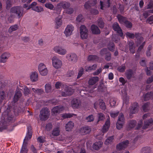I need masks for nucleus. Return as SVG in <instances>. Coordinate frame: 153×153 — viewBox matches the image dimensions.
Listing matches in <instances>:
<instances>
[{"instance_id":"nucleus-32","label":"nucleus","mask_w":153,"mask_h":153,"mask_svg":"<svg viewBox=\"0 0 153 153\" xmlns=\"http://www.w3.org/2000/svg\"><path fill=\"white\" fill-rule=\"evenodd\" d=\"M32 90L36 94L38 95H41L44 93L43 90L41 88H32Z\"/></svg>"},{"instance_id":"nucleus-30","label":"nucleus","mask_w":153,"mask_h":153,"mask_svg":"<svg viewBox=\"0 0 153 153\" xmlns=\"http://www.w3.org/2000/svg\"><path fill=\"white\" fill-rule=\"evenodd\" d=\"M21 96L22 94L21 92L19 91H16L14 97L13 102L14 103L17 102Z\"/></svg>"},{"instance_id":"nucleus-27","label":"nucleus","mask_w":153,"mask_h":153,"mask_svg":"<svg viewBox=\"0 0 153 153\" xmlns=\"http://www.w3.org/2000/svg\"><path fill=\"white\" fill-rule=\"evenodd\" d=\"M129 48V50L131 53L134 54L135 53V47L134 43L132 41H129L128 42Z\"/></svg>"},{"instance_id":"nucleus-51","label":"nucleus","mask_w":153,"mask_h":153,"mask_svg":"<svg viewBox=\"0 0 153 153\" xmlns=\"http://www.w3.org/2000/svg\"><path fill=\"white\" fill-rule=\"evenodd\" d=\"M108 48L111 51H113L114 48V45L113 42H110L108 45Z\"/></svg>"},{"instance_id":"nucleus-31","label":"nucleus","mask_w":153,"mask_h":153,"mask_svg":"<svg viewBox=\"0 0 153 153\" xmlns=\"http://www.w3.org/2000/svg\"><path fill=\"white\" fill-rule=\"evenodd\" d=\"M102 143L101 141L95 143L93 145V147L96 150H99L101 147Z\"/></svg>"},{"instance_id":"nucleus-15","label":"nucleus","mask_w":153,"mask_h":153,"mask_svg":"<svg viewBox=\"0 0 153 153\" xmlns=\"http://www.w3.org/2000/svg\"><path fill=\"white\" fill-rule=\"evenodd\" d=\"M54 50L55 52L62 55H65L66 53V50L59 46L55 47Z\"/></svg>"},{"instance_id":"nucleus-59","label":"nucleus","mask_w":153,"mask_h":153,"mask_svg":"<svg viewBox=\"0 0 153 153\" xmlns=\"http://www.w3.org/2000/svg\"><path fill=\"white\" fill-rule=\"evenodd\" d=\"M45 7L51 10H53V9L54 8L53 5L51 3H46L45 4Z\"/></svg>"},{"instance_id":"nucleus-42","label":"nucleus","mask_w":153,"mask_h":153,"mask_svg":"<svg viewBox=\"0 0 153 153\" xmlns=\"http://www.w3.org/2000/svg\"><path fill=\"white\" fill-rule=\"evenodd\" d=\"M149 103L148 102H146L142 106V109L144 112H146L149 109Z\"/></svg>"},{"instance_id":"nucleus-14","label":"nucleus","mask_w":153,"mask_h":153,"mask_svg":"<svg viewBox=\"0 0 153 153\" xmlns=\"http://www.w3.org/2000/svg\"><path fill=\"white\" fill-rule=\"evenodd\" d=\"M137 124V122L136 120H129L128 123V125L127 129L129 130L134 128Z\"/></svg>"},{"instance_id":"nucleus-52","label":"nucleus","mask_w":153,"mask_h":153,"mask_svg":"<svg viewBox=\"0 0 153 153\" xmlns=\"http://www.w3.org/2000/svg\"><path fill=\"white\" fill-rule=\"evenodd\" d=\"M114 138L113 136H111L107 138L105 141V143L106 145H108V143H111L112 141Z\"/></svg>"},{"instance_id":"nucleus-63","label":"nucleus","mask_w":153,"mask_h":153,"mask_svg":"<svg viewBox=\"0 0 153 153\" xmlns=\"http://www.w3.org/2000/svg\"><path fill=\"white\" fill-rule=\"evenodd\" d=\"M11 0H7L6 1V8L9 9L11 6Z\"/></svg>"},{"instance_id":"nucleus-53","label":"nucleus","mask_w":153,"mask_h":153,"mask_svg":"<svg viewBox=\"0 0 153 153\" xmlns=\"http://www.w3.org/2000/svg\"><path fill=\"white\" fill-rule=\"evenodd\" d=\"M53 127V126L51 123H49L46 124L45 126V129L47 131H49L51 130Z\"/></svg>"},{"instance_id":"nucleus-38","label":"nucleus","mask_w":153,"mask_h":153,"mask_svg":"<svg viewBox=\"0 0 153 153\" xmlns=\"http://www.w3.org/2000/svg\"><path fill=\"white\" fill-rule=\"evenodd\" d=\"M18 28V26L17 25H15L10 27L8 30L9 33H11L12 32L16 30Z\"/></svg>"},{"instance_id":"nucleus-46","label":"nucleus","mask_w":153,"mask_h":153,"mask_svg":"<svg viewBox=\"0 0 153 153\" xmlns=\"http://www.w3.org/2000/svg\"><path fill=\"white\" fill-rule=\"evenodd\" d=\"M75 115H76L74 114L69 113L68 114H63L62 115V117L64 118H68L71 117H73Z\"/></svg>"},{"instance_id":"nucleus-54","label":"nucleus","mask_w":153,"mask_h":153,"mask_svg":"<svg viewBox=\"0 0 153 153\" xmlns=\"http://www.w3.org/2000/svg\"><path fill=\"white\" fill-rule=\"evenodd\" d=\"M65 11L66 13L67 14H71L73 13L74 10L73 8H68L66 9Z\"/></svg>"},{"instance_id":"nucleus-28","label":"nucleus","mask_w":153,"mask_h":153,"mask_svg":"<svg viewBox=\"0 0 153 153\" xmlns=\"http://www.w3.org/2000/svg\"><path fill=\"white\" fill-rule=\"evenodd\" d=\"M134 73L131 69L127 70L125 72V75L128 79H131L134 76Z\"/></svg>"},{"instance_id":"nucleus-5","label":"nucleus","mask_w":153,"mask_h":153,"mask_svg":"<svg viewBox=\"0 0 153 153\" xmlns=\"http://www.w3.org/2000/svg\"><path fill=\"white\" fill-rule=\"evenodd\" d=\"M53 66L56 69L60 68L62 64V61L56 56L53 57L52 58Z\"/></svg>"},{"instance_id":"nucleus-48","label":"nucleus","mask_w":153,"mask_h":153,"mask_svg":"<svg viewBox=\"0 0 153 153\" xmlns=\"http://www.w3.org/2000/svg\"><path fill=\"white\" fill-rule=\"evenodd\" d=\"M94 120V116L92 115H90L85 118L86 121L88 122L93 121Z\"/></svg>"},{"instance_id":"nucleus-20","label":"nucleus","mask_w":153,"mask_h":153,"mask_svg":"<svg viewBox=\"0 0 153 153\" xmlns=\"http://www.w3.org/2000/svg\"><path fill=\"white\" fill-rule=\"evenodd\" d=\"M64 109L63 107L62 106H57L52 109V112L55 114L59 113Z\"/></svg>"},{"instance_id":"nucleus-39","label":"nucleus","mask_w":153,"mask_h":153,"mask_svg":"<svg viewBox=\"0 0 153 153\" xmlns=\"http://www.w3.org/2000/svg\"><path fill=\"white\" fill-rule=\"evenodd\" d=\"M59 130L58 127L54 128L52 132V134L54 136H57L59 135Z\"/></svg>"},{"instance_id":"nucleus-60","label":"nucleus","mask_w":153,"mask_h":153,"mask_svg":"<svg viewBox=\"0 0 153 153\" xmlns=\"http://www.w3.org/2000/svg\"><path fill=\"white\" fill-rule=\"evenodd\" d=\"M84 69L83 68H81L79 71L78 75L77 76V78L79 79L82 76V74L83 73Z\"/></svg>"},{"instance_id":"nucleus-12","label":"nucleus","mask_w":153,"mask_h":153,"mask_svg":"<svg viewBox=\"0 0 153 153\" xmlns=\"http://www.w3.org/2000/svg\"><path fill=\"white\" fill-rule=\"evenodd\" d=\"M113 29L118 33L120 36L122 37L123 35V33L121 28L119 26L117 22H115L112 25Z\"/></svg>"},{"instance_id":"nucleus-34","label":"nucleus","mask_w":153,"mask_h":153,"mask_svg":"<svg viewBox=\"0 0 153 153\" xmlns=\"http://www.w3.org/2000/svg\"><path fill=\"white\" fill-rule=\"evenodd\" d=\"M99 59V57L96 55H90L88 58V60L90 61H97Z\"/></svg>"},{"instance_id":"nucleus-61","label":"nucleus","mask_w":153,"mask_h":153,"mask_svg":"<svg viewBox=\"0 0 153 153\" xmlns=\"http://www.w3.org/2000/svg\"><path fill=\"white\" fill-rule=\"evenodd\" d=\"M76 19L79 22H82L84 21L83 17L81 15H79L77 17Z\"/></svg>"},{"instance_id":"nucleus-6","label":"nucleus","mask_w":153,"mask_h":153,"mask_svg":"<svg viewBox=\"0 0 153 153\" xmlns=\"http://www.w3.org/2000/svg\"><path fill=\"white\" fill-rule=\"evenodd\" d=\"M39 71L40 74L45 76L47 75L48 71L46 66L43 63H40L38 66Z\"/></svg>"},{"instance_id":"nucleus-36","label":"nucleus","mask_w":153,"mask_h":153,"mask_svg":"<svg viewBox=\"0 0 153 153\" xmlns=\"http://www.w3.org/2000/svg\"><path fill=\"white\" fill-rule=\"evenodd\" d=\"M117 17L119 22L121 24H124L127 20L126 17L120 15H118Z\"/></svg>"},{"instance_id":"nucleus-40","label":"nucleus","mask_w":153,"mask_h":153,"mask_svg":"<svg viewBox=\"0 0 153 153\" xmlns=\"http://www.w3.org/2000/svg\"><path fill=\"white\" fill-rule=\"evenodd\" d=\"M32 136V134L31 132L28 131L27 134H26V135L24 140V141H25L27 142V144H28V140L29 139L31 138Z\"/></svg>"},{"instance_id":"nucleus-58","label":"nucleus","mask_w":153,"mask_h":153,"mask_svg":"<svg viewBox=\"0 0 153 153\" xmlns=\"http://www.w3.org/2000/svg\"><path fill=\"white\" fill-rule=\"evenodd\" d=\"M124 24L126 27L127 28H131L132 27V24L131 23L128 21L127 20Z\"/></svg>"},{"instance_id":"nucleus-3","label":"nucleus","mask_w":153,"mask_h":153,"mask_svg":"<svg viewBox=\"0 0 153 153\" xmlns=\"http://www.w3.org/2000/svg\"><path fill=\"white\" fill-rule=\"evenodd\" d=\"M80 33L81 38L83 39H86L88 36V31L86 27L82 25L80 27Z\"/></svg>"},{"instance_id":"nucleus-47","label":"nucleus","mask_w":153,"mask_h":153,"mask_svg":"<svg viewBox=\"0 0 153 153\" xmlns=\"http://www.w3.org/2000/svg\"><path fill=\"white\" fill-rule=\"evenodd\" d=\"M98 121H102L105 119V117L102 113H100L98 114Z\"/></svg>"},{"instance_id":"nucleus-2","label":"nucleus","mask_w":153,"mask_h":153,"mask_svg":"<svg viewBox=\"0 0 153 153\" xmlns=\"http://www.w3.org/2000/svg\"><path fill=\"white\" fill-rule=\"evenodd\" d=\"M49 112L47 108H43L40 111L39 117L40 120L43 121L46 120L49 117Z\"/></svg>"},{"instance_id":"nucleus-16","label":"nucleus","mask_w":153,"mask_h":153,"mask_svg":"<svg viewBox=\"0 0 153 153\" xmlns=\"http://www.w3.org/2000/svg\"><path fill=\"white\" fill-rule=\"evenodd\" d=\"M136 40V42L137 46L140 45L143 39V38L140 33H135V34Z\"/></svg>"},{"instance_id":"nucleus-19","label":"nucleus","mask_w":153,"mask_h":153,"mask_svg":"<svg viewBox=\"0 0 153 153\" xmlns=\"http://www.w3.org/2000/svg\"><path fill=\"white\" fill-rule=\"evenodd\" d=\"M30 78L31 81L32 82H36L38 80V76L36 72H32L30 74Z\"/></svg>"},{"instance_id":"nucleus-23","label":"nucleus","mask_w":153,"mask_h":153,"mask_svg":"<svg viewBox=\"0 0 153 153\" xmlns=\"http://www.w3.org/2000/svg\"><path fill=\"white\" fill-rule=\"evenodd\" d=\"M110 118H108L105 124L103 126L102 128V132L103 133L106 132L108 130L110 126Z\"/></svg>"},{"instance_id":"nucleus-33","label":"nucleus","mask_w":153,"mask_h":153,"mask_svg":"<svg viewBox=\"0 0 153 153\" xmlns=\"http://www.w3.org/2000/svg\"><path fill=\"white\" fill-rule=\"evenodd\" d=\"M74 123L71 121L68 122L65 126L66 131H69L71 130L74 126Z\"/></svg>"},{"instance_id":"nucleus-29","label":"nucleus","mask_w":153,"mask_h":153,"mask_svg":"<svg viewBox=\"0 0 153 153\" xmlns=\"http://www.w3.org/2000/svg\"><path fill=\"white\" fill-rule=\"evenodd\" d=\"M153 120L152 119H149L148 120H146L144 121V126L143 128V129H146L148 128L150 126L152 125Z\"/></svg>"},{"instance_id":"nucleus-9","label":"nucleus","mask_w":153,"mask_h":153,"mask_svg":"<svg viewBox=\"0 0 153 153\" xmlns=\"http://www.w3.org/2000/svg\"><path fill=\"white\" fill-rule=\"evenodd\" d=\"M81 105V102L79 99H73L71 101V105L73 108H77Z\"/></svg>"},{"instance_id":"nucleus-44","label":"nucleus","mask_w":153,"mask_h":153,"mask_svg":"<svg viewBox=\"0 0 153 153\" xmlns=\"http://www.w3.org/2000/svg\"><path fill=\"white\" fill-rule=\"evenodd\" d=\"M109 51L108 49L106 48H103L100 51V53L102 56L106 55L109 53Z\"/></svg>"},{"instance_id":"nucleus-43","label":"nucleus","mask_w":153,"mask_h":153,"mask_svg":"<svg viewBox=\"0 0 153 153\" xmlns=\"http://www.w3.org/2000/svg\"><path fill=\"white\" fill-rule=\"evenodd\" d=\"M33 8V9L32 10L38 12H40L43 10V8L41 6H36L34 7Z\"/></svg>"},{"instance_id":"nucleus-21","label":"nucleus","mask_w":153,"mask_h":153,"mask_svg":"<svg viewBox=\"0 0 153 153\" xmlns=\"http://www.w3.org/2000/svg\"><path fill=\"white\" fill-rule=\"evenodd\" d=\"M91 130V128L88 126H85L82 127L80 131L83 134H87L90 133Z\"/></svg>"},{"instance_id":"nucleus-4","label":"nucleus","mask_w":153,"mask_h":153,"mask_svg":"<svg viewBox=\"0 0 153 153\" xmlns=\"http://www.w3.org/2000/svg\"><path fill=\"white\" fill-rule=\"evenodd\" d=\"M125 121V119L123 114L122 113L120 114L118 120L116 124V127L117 129H120L123 127Z\"/></svg>"},{"instance_id":"nucleus-56","label":"nucleus","mask_w":153,"mask_h":153,"mask_svg":"<svg viewBox=\"0 0 153 153\" xmlns=\"http://www.w3.org/2000/svg\"><path fill=\"white\" fill-rule=\"evenodd\" d=\"M97 67V65L96 64H94L92 66H89L88 67V69H87L86 70L87 71V70L90 71H91L92 70H95L96 69Z\"/></svg>"},{"instance_id":"nucleus-50","label":"nucleus","mask_w":153,"mask_h":153,"mask_svg":"<svg viewBox=\"0 0 153 153\" xmlns=\"http://www.w3.org/2000/svg\"><path fill=\"white\" fill-rule=\"evenodd\" d=\"M119 113V111H117L116 112H110V115L113 118H115L117 117Z\"/></svg>"},{"instance_id":"nucleus-24","label":"nucleus","mask_w":153,"mask_h":153,"mask_svg":"<svg viewBox=\"0 0 153 153\" xmlns=\"http://www.w3.org/2000/svg\"><path fill=\"white\" fill-rule=\"evenodd\" d=\"M55 27L56 29L59 27L62 24V17L60 16H59L55 19Z\"/></svg>"},{"instance_id":"nucleus-10","label":"nucleus","mask_w":153,"mask_h":153,"mask_svg":"<svg viewBox=\"0 0 153 153\" xmlns=\"http://www.w3.org/2000/svg\"><path fill=\"white\" fill-rule=\"evenodd\" d=\"M66 58L68 61L71 63H74L77 61L76 55L74 53L69 54L66 56Z\"/></svg>"},{"instance_id":"nucleus-22","label":"nucleus","mask_w":153,"mask_h":153,"mask_svg":"<svg viewBox=\"0 0 153 153\" xmlns=\"http://www.w3.org/2000/svg\"><path fill=\"white\" fill-rule=\"evenodd\" d=\"M27 145V142H23L20 153H27L28 149Z\"/></svg>"},{"instance_id":"nucleus-64","label":"nucleus","mask_w":153,"mask_h":153,"mask_svg":"<svg viewBox=\"0 0 153 153\" xmlns=\"http://www.w3.org/2000/svg\"><path fill=\"white\" fill-rule=\"evenodd\" d=\"M150 15V14L149 10L145 11L143 13V16L145 18H147L148 16Z\"/></svg>"},{"instance_id":"nucleus-57","label":"nucleus","mask_w":153,"mask_h":153,"mask_svg":"<svg viewBox=\"0 0 153 153\" xmlns=\"http://www.w3.org/2000/svg\"><path fill=\"white\" fill-rule=\"evenodd\" d=\"M99 105L100 108L102 110H104L105 108V105L103 100H101L99 103Z\"/></svg>"},{"instance_id":"nucleus-62","label":"nucleus","mask_w":153,"mask_h":153,"mask_svg":"<svg viewBox=\"0 0 153 153\" xmlns=\"http://www.w3.org/2000/svg\"><path fill=\"white\" fill-rule=\"evenodd\" d=\"M36 2H33L30 5L28 6V8H27V10H29L30 8H31L32 10L33 9V8L34 7H36Z\"/></svg>"},{"instance_id":"nucleus-13","label":"nucleus","mask_w":153,"mask_h":153,"mask_svg":"<svg viewBox=\"0 0 153 153\" xmlns=\"http://www.w3.org/2000/svg\"><path fill=\"white\" fill-rule=\"evenodd\" d=\"M129 144V141L128 140L122 142L117 146V149L118 150H120L126 148Z\"/></svg>"},{"instance_id":"nucleus-37","label":"nucleus","mask_w":153,"mask_h":153,"mask_svg":"<svg viewBox=\"0 0 153 153\" xmlns=\"http://www.w3.org/2000/svg\"><path fill=\"white\" fill-rule=\"evenodd\" d=\"M97 25L101 28H102L104 26V23L101 18H100L97 20Z\"/></svg>"},{"instance_id":"nucleus-35","label":"nucleus","mask_w":153,"mask_h":153,"mask_svg":"<svg viewBox=\"0 0 153 153\" xmlns=\"http://www.w3.org/2000/svg\"><path fill=\"white\" fill-rule=\"evenodd\" d=\"M65 91L66 92L68 96H70L73 94L74 91L70 87H66L65 89Z\"/></svg>"},{"instance_id":"nucleus-25","label":"nucleus","mask_w":153,"mask_h":153,"mask_svg":"<svg viewBox=\"0 0 153 153\" xmlns=\"http://www.w3.org/2000/svg\"><path fill=\"white\" fill-rule=\"evenodd\" d=\"M99 80V78L98 76L92 77L90 78L88 81L89 85H93L96 83Z\"/></svg>"},{"instance_id":"nucleus-8","label":"nucleus","mask_w":153,"mask_h":153,"mask_svg":"<svg viewBox=\"0 0 153 153\" xmlns=\"http://www.w3.org/2000/svg\"><path fill=\"white\" fill-rule=\"evenodd\" d=\"M74 29V27L72 25H68L65 29L64 33L67 37L69 36L72 34Z\"/></svg>"},{"instance_id":"nucleus-26","label":"nucleus","mask_w":153,"mask_h":153,"mask_svg":"<svg viewBox=\"0 0 153 153\" xmlns=\"http://www.w3.org/2000/svg\"><path fill=\"white\" fill-rule=\"evenodd\" d=\"M138 107V104L137 102H134L132 104L131 108V112L132 114H134L137 112Z\"/></svg>"},{"instance_id":"nucleus-41","label":"nucleus","mask_w":153,"mask_h":153,"mask_svg":"<svg viewBox=\"0 0 153 153\" xmlns=\"http://www.w3.org/2000/svg\"><path fill=\"white\" fill-rule=\"evenodd\" d=\"M152 97V92L146 93L143 97V100L147 101Z\"/></svg>"},{"instance_id":"nucleus-1","label":"nucleus","mask_w":153,"mask_h":153,"mask_svg":"<svg viewBox=\"0 0 153 153\" xmlns=\"http://www.w3.org/2000/svg\"><path fill=\"white\" fill-rule=\"evenodd\" d=\"M10 13L11 15L15 14L19 18L22 17L24 14L23 8L19 6H14L12 7L10 9Z\"/></svg>"},{"instance_id":"nucleus-49","label":"nucleus","mask_w":153,"mask_h":153,"mask_svg":"<svg viewBox=\"0 0 153 153\" xmlns=\"http://www.w3.org/2000/svg\"><path fill=\"white\" fill-rule=\"evenodd\" d=\"M125 34L127 37H128L132 39H134L135 37V34L133 33L127 32Z\"/></svg>"},{"instance_id":"nucleus-18","label":"nucleus","mask_w":153,"mask_h":153,"mask_svg":"<svg viewBox=\"0 0 153 153\" xmlns=\"http://www.w3.org/2000/svg\"><path fill=\"white\" fill-rule=\"evenodd\" d=\"M97 3V0H93L86 2L84 5L85 8L86 9H88L91 6H94Z\"/></svg>"},{"instance_id":"nucleus-55","label":"nucleus","mask_w":153,"mask_h":153,"mask_svg":"<svg viewBox=\"0 0 153 153\" xmlns=\"http://www.w3.org/2000/svg\"><path fill=\"white\" fill-rule=\"evenodd\" d=\"M24 93L26 96L30 93V89L28 88L27 86H25L24 88Z\"/></svg>"},{"instance_id":"nucleus-17","label":"nucleus","mask_w":153,"mask_h":153,"mask_svg":"<svg viewBox=\"0 0 153 153\" xmlns=\"http://www.w3.org/2000/svg\"><path fill=\"white\" fill-rule=\"evenodd\" d=\"M92 33L95 34H98L100 33V31L98 27L94 25H92L91 27Z\"/></svg>"},{"instance_id":"nucleus-45","label":"nucleus","mask_w":153,"mask_h":153,"mask_svg":"<svg viewBox=\"0 0 153 153\" xmlns=\"http://www.w3.org/2000/svg\"><path fill=\"white\" fill-rule=\"evenodd\" d=\"M45 91L47 93L50 92L51 90V87L50 84H47L45 86Z\"/></svg>"},{"instance_id":"nucleus-7","label":"nucleus","mask_w":153,"mask_h":153,"mask_svg":"<svg viewBox=\"0 0 153 153\" xmlns=\"http://www.w3.org/2000/svg\"><path fill=\"white\" fill-rule=\"evenodd\" d=\"M71 4L68 1H61L56 5V7L59 9H66L69 8Z\"/></svg>"},{"instance_id":"nucleus-11","label":"nucleus","mask_w":153,"mask_h":153,"mask_svg":"<svg viewBox=\"0 0 153 153\" xmlns=\"http://www.w3.org/2000/svg\"><path fill=\"white\" fill-rule=\"evenodd\" d=\"M10 56V54L8 52H5L3 53L0 56V63L6 62Z\"/></svg>"}]
</instances>
